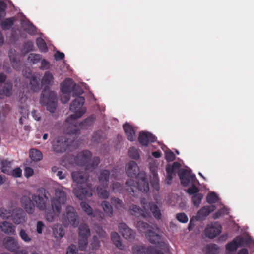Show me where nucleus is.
Wrapping results in <instances>:
<instances>
[{
  "instance_id": "423d86ee",
  "label": "nucleus",
  "mask_w": 254,
  "mask_h": 254,
  "mask_svg": "<svg viewBox=\"0 0 254 254\" xmlns=\"http://www.w3.org/2000/svg\"><path fill=\"white\" fill-rule=\"evenodd\" d=\"M85 98L83 96L77 97L73 100L70 105V110L74 114L69 116L66 120L67 124H74L77 119L82 116L86 112L85 108L83 107L85 103Z\"/></svg>"
},
{
  "instance_id": "09e8293b",
  "label": "nucleus",
  "mask_w": 254,
  "mask_h": 254,
  "mask_svg": "<svg viewBox=\"0 0 254 254\" xmlns=\"http://www.w3.org/2000/svg\"><path fill=\"white\" fill-rule=\"evenodd\" d=\"M72 92V96L76 98L77 97L81 96L80 95L83 93V90L81 87L74 83Z\"/></svg>"
},
{
  "instance_id": "69168bd1",
  "label": "nucleus",
  "mask_w": 254,
  "mask_h": 254,
  "mask_svg": "<svg viewBox=\"0 0 254 254\" xmlns=\"http://www.w3.org/2000/svg\"><path fill=\"white\" fill-rule=\"evenodd\" d=\"M45 227V225L43 222L41 221H38L36 224V231L37 233L39 234H41Z\"/></svg>"
},
{
  "instance_id": "4be33fe9",
  "label": "nucleus",
  "mask_w": 254,
  "mask_h": 254,
  "mask_svg": "<svg viewBox=\"0 0 254 254\" xmlns=\"http://www.w3.org/2000/svg\"><path fill=\"white\" fill-rule=\"evenodd\" d=\"M123 128L125 132L127 139L130 141H133L135 140V131L133 127L128 123H125L123 125Z\"/></svg>"
},
{
  "instance_id": "f3484780",
  "label": "nucleus",
  "mask_w": 254,
  "mask_h": 254,
  "mask_svg": "<svg viewBox=\"0 0 254 254\" xmlns=\"http://www.w3.org/2000/svg\"><path fill=\"white\" fill-rule=\"evenodd\" d=\"M20 202L27 213L31 214L34 212L35 206L29 197L23 196L21 198Z\"/></svg>"
},
{
  "instance_id": "bb28decb",
  "label": "nucleus",
  "mask_w": 254,
  "mask_h": 254,
  "mask_svg": "<svg viewBox=\"0 0 254 254\" xmlns=\"http://www.w3.org/2000/svg\"><path fill=\"white\" fill-rule=\"evenodd\" d=\"M111 238L113 243L117 248L122 250L125 249V246L122 244L120 236L117 232H112Z\"/></svg>"
},
{
  "instance_id": "8fccbe9b",
  "label": "nucleus",
  "mask_w": 254,
  "mask_h": 254,
  "mask_svg": "<svg viewBox=\"0 0 254 254\" xmlns=\"http://www.w3.org/2000/svg\"><path fill=\"white\" fill-rule=\"evenodd\" d=\"M80 206L83 211L89 216L93 215V209L92 208L85 202H82L80 204Z\"/></svg>"
},
{
  "instance_id": "ea45409f",
  "label": "nucleus",
  "mask_w": 254,
  "mask_h": 254,
  "mask_svg": "<svg viewBox=\"0 0 254 254\" xmlns=\"http://www.w3.org/2000/svg\"><path fill=\"white\" fill-rule=\"evenodd\" d=\"M100 247V241L97 236H93L90 244V248L92 250H97L99 249Z\"/></svg>"
},
{
  "instance_id": "0eeeda50",
  "label": "nucleus",
  "mask_w": 254,
  "mask_h": 254,
  "mask_svg": "<svg viewBox=\"0 0 254 254\" xmlns=\"http://www.w3.org/2000/svg\"><path fill=\"white\" fill-rule=\"evenodd\" d=\"M62 221L65 226L71 225L74 227H77L79 221L77 213L74 208L71 206H67L65 209V213L62 217Z\"/></svg>"
},
{
  "instance_id": "79ce46f5",
  "label": "nucleus",
  "mask_w": 254,
  "mask_h": 254,
  "mask_svg": "<svg viewBox=\"0 0 254 254\" xmlns=\"http://www.w3.org/2000/svg\"><path fill=\"white\" fill-rule=\"evenodd\" d=\"M136 226L141 232L146 233L147 232L150 230H149L150 227L149 224L143 221H138L136 224Z\"/></svg>"
},
{
  "instance_id": "5701e85b",
  "label": "nucleus",
  "mask_w": 254,
  "mask_h": 254,
  "mask_svg": "<svg viewBox=\"0 0 254 254\" xmlns=\"http://www.w3.org/2000/svg\"><path fill=\"white\" fill-rule=\"evenodd\" d=\"M216 209L215 206L211 205L202 207L197 212V216L199 218L207 217L210 213Z\"/></svg>"
},
{
  "instance_id": "6e6552de",
  "label": "nucleus",
  "mask_w": 254,
  "mask_h": 254,
  "mask_svg": "<svg viewBox=\"0 0 254 254\" xmlns=\"http://www.w3.org/2000/svg\"><path fill=\"white\" fill-rule=\"evenodd\" d=\"M179 176L181 184L184 187L196 184V178L195 174L185 169H183L179 174Z\"/></svg>"
},
{
  "instance_id": "a211bd4d",
  "label": "nucleus",
  "mask_w": 254,
  "mask_h": 254,
  "mask_svg": "<svg viewBox=\"0 0 254 254\" xmlns=\"http://www.w3.org/2000/svg\"><path fill=\"white\" fill-rule=\"evenodd\" d=\"M244 239L243 238L237 237L226 245V250L229 252H235L237 250L239 246L242 245Z\"/></svg>"
},
{
  "instance_id": "2f4dec72",
  "label": "nucleus",
  "mask_w": 254,
  "mask_h": 254,
  "mask_svg": "<svg viewBox=\"0 0 254 254\" xmlns=\"http://www.w3.org/2000/svg\"><path fill=\"white\" fill-rule=\"evenodd\" d=\"M14 21V17L8 18L3 20L0 23L1 28L4 30H9L13 25Z\"/></svg>"
},
{
  "instance_id": "0e129e2a",
  "label": "nucleus",
  "mask_w": 254,
  "mask_h": 254,
  "mask_svg": "<svg viewBox=\"0 0 254 254\" xmlns=\"http://www.w3.org/2000/svg\"><path fill=\"white\" fill-rule=\"evenodd\" d=\"M33 43L31 41H28L24 44V50L28 53L33 50Z\"/></svg>"
},
{
  "instance_id": "393cba45",
  "label": "nucleus",
  "mask_w": 254,
  "mask_h": 254,
  "mask_svg": "<svg viewBox=\"0 0 254 254\" xmlns=\"http://www.w3.org/2000/svg\"><path fill=\"white\" fill-rule=\"evenodd\" d=\"M12 84L6 83L3 89L0 88V99H3L5 96L9 97L12 94Z\"/></svg>"
},
{
  "instance_id": "c85d7f7f",
  "label": "nucleus",
  "mask_w": 254,
  "mask_h": 254,
  "mask_svg": "<svg viewBox=\"0 0 254 254\" xmlns=\"http://www.w3.org/2000/svg\"><path fill=\"white\" fill-rule=\"evenodd\" d=\"M129 212L132 215H134L136 217H139L142 216L145 217V215L143 213V210L139 206L136 205H132L129 208Z\"/></svg>"
},
{
  "instance_id": "338daca9",
  "label": "nucleus",
  "mask_w": 254,
  "mask_h": 254,
  "mask_svg": "<svg viewBox=\"0 0 254 254\" xmlns=\"http://www.w3.org/2000/svg\"><path fill=\"white\" fill-rule=\"evenodd\" d=\"M6 76L3 73H0V88L1 89H3V87L4 85L6 83H10L12 84L10 82H4L6 79Z\"/></svg>"
},
{
  "instance_id": "dca6fc26",
  "label": "nucleus",
  "mask_w": 254,
  "mask_h": 254,
  "mask_svg": "<svg viewBox=\"0 0 254 254\" xmlns=\"http://www.w3.org/2000/svg\"><path fill=\"white\" fill-rule=\"evenodd\" d=\"M4 247L9 251L15 252L19 248L17 240L12 237H7L3 241Z\"/></svg>"
},
{
  "instance_id": "7c9ffc66",
  "label": "nucleus",
  "mask_w": 254,
  "mask_h": 254,
  "mask_svg": "<svg viewBox=\"0 0 254 254\" xmlns=\"http://www.w3.org/2000/svg\"><path fill=\"white\" fill-rule=\"evenodd\" d=\"M65 234L63 226L61 224L54 226L53 228V234L56 238H62Z\"/></svg>"
},
{
  "instance_id": "de8ad7c7",
  "label": "nucleus",
  "mask_w": 254,
  "mask_h": 254,
  "mask_svg": "<svg viewBox=\"0 0 254 254\" xmlns=\"http://www.w3.org/2000/svg\"><path fill=\"white\" fill-rule=\"evenodd\" d=\"M203 195L201 193L194 194L192 197V201L195 206L198 207L201 202Z\"/></svg>"
},
{
  "instance_id": "f03ea898",
  "label": "nucleus",
  "mask_w": 254,
  "mask_h": 254,
  "mask_svg": "<svg viewBox=\"0 0 254 254\" xmlns=\"http://www.w3.org/2000/svg\"><path fill=\"white\" fill-rule=\"evenodd\" d=\"M54 78L53 74L49 71H46L41 79V84L44 85L40 99V103L43 106L47 107V109L51 113H54L57 104V95L53 91L49 90V86L52 85Z\"/></svg>"
},
{
  "instance_id": "bf43d9fd",
  "label": "nucleus",
  "mask_w": 254,
  "mask_h": 254,
  "mask_svg": "<svg viewBox=\"0 0 254 254\" xmlns=\"http://www.w3.org/2000/svg\"><path fill=\"white\" fill-rule=\"evenodd\" d=\"M112 188L113 191L120 193L123 189V185L119 182H115L112 184Z\"/></svg>"
},
{
  "instance_id": "4c0bfd02",
  "label": "nucleus",
  "mask_w": 254,
  "mask_h": 254,
  "mask_svg": "<svg viewBox=\"0 0 254 254\" xmlns=\"http://www.w3.org/2000/svg\"><path fill=\"white\" fill-rule=\"evenodd\" d=\"M101 205L105 213L109 216L111 217L113 213V208L111 205L106 201H103Z\"/></svg>"
},
{
  "instance_id": "6ab92c4d",
  "label": "nucleus",
  "mask_w": 254,
  "mask_h": 254,
  "mask_svg": "<svg viewBox=\"0 0 254 254\" xmlns=\"http://www.w3.org/2000/svg\"><path fill=\"white\" fill-rule=\"evenodd\" d=\"M74 82L70 78H66L60 85L61 91L62 93H71L73 86Z\"/></svg>"
},
{
  "instance_id": "680f3d73",
  "label": "nucleus",
  "mask_w": 254,
  "mask_h": 254,
  "mask_svg": "<svg viewBox=\"0 0 254 254\" xmlns=\"http://www.w3.org/2000/svg\"><path fill=\"white\" fill-rule=\"evenodd\" d=\"M25 30L29 34L34 35L36 34L37 31L36 27L32 24H29L25 28Z\"/></svg>"
},
{
  "instance_id": "20e7f679",
  "label": "nucleus",
  "mask_w": 254,
  "mask_h": 254,
  "mask_svg": "<svg viewBox=\"0 0 254 254\" xmlns=\"http://www.w3.org/2000/svg\"><path fill=\"white\" fill-rule=\"evenodd\" d=\"M66 201V195L64 191L60 189L55 190V196L51 201L52 210L48 212L47 208L45 212L46 220L49 222H52L54 220L55 215H59L61 211L62 205Z\"/></svg>"
},
{
  "instance_id": "774afa93",
  "label": "nucleus",
  "mask_w": 254,
  "mask_h": 254,
  "mask_svg": "<svg viewBox=\"0 0 254 254\" xmlns=\"http://www.w3.org/2000/svg\"><path fill=\"white\" fill-rule=\"evenodd\" d=\"M207 250L212 253H215L219 250L218 246L215 244H210L207 246Z\"/></svg>"
},
{
  "instance_id": "ddd939ff",
  "label": "nucleus",
  "mask_w": 254,
  "mask_h": 254,
  "mask_svg": "<svg viewBox=\"0 0 254 254\" xmlns=\"http://www.w3.org/2000/svg\"><path fill=\"white\" fill-rule=\"evenodd\" d=\"M11 217L13 222L17 225L25 222L27 219L26 214L21 208L13 209Z\"/></svg>"
},
{
  "instance_id": "39448f33",
  "label": "nucleus",
  "mask_w": 254,
  "mask_h": 254,
  "mask_svg": "<svg viewBox=\"0 0 254 254\" xmlns=\"http://www.w3.org/2000/svg\"><path fill=\"white\" fill-rule=\"evenodd\" d=\"M91 151L86 150L77 154L75 158V162L78 165L85 166V170L87 172L93 171L96 168L100 163L99 157H94L91 158Z\"/></svg>"
},
{
  "instance_id": "cd10ccee",
  "label": "nucleus",
  "mask_w": 254,
  "mask_h": 254,
  "mask_svg": "<svg viewBox=\"0 0 254 254\" xmlns=\"http://www.w3.org/2000/svg\"><path fill=\"white\" fill-rule=\"evenodd\" d=\"M79 237L88 238L90 235V230L87 225L81 223L78 228Z\"/></svg>"
},
{
  "instance_id": "a18cd8bd",
  "label": "nucleus",
  "mask_w": 254,
  "mask_h": 254,
  "mask_svg": "<svg viewBox=\"0 0 254 254\" xmlns=\"http://www.w3.org/2000/svg\"><path fill=\"white\" fill-rule=\"evenodd\" d=\"M19 236L25 243H30L32 241L31 236L29 235L25 230L21 229L19 232Z\"/></svg>"
},
{
  "instance_id": "58836bf2",
  "label": "nucleus",
  "mask_w": 254,
  "mask_h": 254,
  "mask_svg": "<svg viewBox=\"0 0 254 254\" xmlns=\"http://www.w3.org/2000/svg\"><path fill=\"white\" fill-rule=\"evenodd\" d=\"M11 163L10 161L7 160H3L1 161V172L6 174H10L11 173L10 171Z\"/></svg>"
},
{
  "instance_id": "5fc2aeb1",
  "label": "nucleus",
  "mask_w": 254,
  "mask_h": 254,
  "mask_svg": "<svg viewBox=\"0 0 254 254\" xmlns=\"http://www.w3.org/2000/svg\"><path fill=\"white\" fill-rule=\"evenodd\" d=\"M111 202L112 204L117 209L123 208L124 203L122 200H120L118 198H112Z\"/></svg>"
},
{
  "instance_id": "4d7b16f0",
  "label": "nucleus",
  "mask_w": 254,
  "mask_h": 254,
  "mask_svg": "<svg viewBox=\"0 0 254 254\" xmlns=\"http://www.w3.org/2000/svg\"><path fill=\"white\" fill-rule=\"evenodd\" d=\"M177 219L180 222L185 223L188 221L187 216L184 213H178L176 215Z\"/></svg>"
},
{
  "instance_id": "f704fd0d",
  "label": "nucleus",
  "mask_w": 254,
  "mask_h": 254,
  "mask_svg": "<svg viewBox=\"0 0 254 254\" xmlns=\"http://www.w3.org/2000/svg\"><path fill=\"white\" fill-rule=\"evenodd\" d=\"M31 89L34 92H38L41 89L40 84L36 76H33L30 81Z\"/></svg>"
},
{
  "instance_id": "b1692460",
  "label": "nucleus",
  "mask_w": 254,
  "mask_h": 254,
  "mask_svg": "<svg viewBox=\"0 0 254 254\" xmlns=\"http://www.w3.org/2000/svg\"><path fill=\"white\" fill-rule=\"evenodd\" d=\"M9 57L13 68L17 71H20L22 68V64L17 56L12 55V52H9Z\"/></svg>"
},
{
  "instance_id": "6e6d98bb",
  "label": "nucleus",
  "mask_w": 254,
  "mask_h": 254,
  "mask_svg": "<svg viewBox=\"0 0 254 254\" xmlns=\"http://www.w3.org/2000/svg\"><path fill=\"white\" fill-rule=\"evenodd\" d=\"M191 187L189 188L187 190L186 192L188 193L189 195H194L197 193H199V189L196 186V184H193L191 185Z\"/></svg>"
},
{
  "instance_id": "e2e57ef3",
  "label": "nucleus",
  "mask_w": 254,
  "mask_h": 254,
  "mask_svg": "<svg viewBox=\"0 0 254 254\" xmlns=\"http://www.w3.org/2000/svg\"><path fill=\"white\" fill-rule=\"evenodd\" d=\"M70 93H62L60 95L61 102L64 104L67 103L70 99Z\"/></svg>"
},
{
  "instance_id": "7ed1b4c3",
  "label": "nucleus",
  "mask_w": 254,
  "mask_h": 254,
  "mask_svg": "<svg viewBox=\"0 0 254 254\" xmlns=\"http://www.w3.org/2000/svg\"><path fill=\"white\" fill-rule=\"evenodd\" d=\"M73 181L76 183V187L74 188L73 192L75 196L80 200L92 195V185L89 182V175L86 173L74 171L72 173Z\"/></svg>"
},
{
  "instance_id": "37998d69",
  "label": "nucleus",
  "mask_w": 254,
  "mask_h": 254,
  "mask_svg": "<svg viewBox=\"0 0 254 254\" xmlns=\"http://www.w3.org/2000/svg\"><path fill=\"white\" fill-rule=\"evenodd\" d=\"M146 247L143 246L135 245L132 248L133 254H147Z\"/></svg>"
},
{
  "instance_id": "412c9836",
  "label": "nucleus",
  "mask_w": 254,
  "mask_h": 254,
  "mask_svg": "<svg viewBox=\"0 0 254 254\" xmlns=\"http://www.w3.org/2000/svg\"><path fill=\"white\" fill-rule=\"evenodd\" d=\"M0 228L1 231L7 235H13L14 234L15 227L13 225L7 221H4L0 223Z\"/></svg>"
},
{
  "instance_id": "603ef678",
  "label": "nucleus",
  "mask_w": 254,
  "mask_h": 254,
  "mask_svg": "<svg viewBox=\"0 0 254 254\" xmlns=\"http://www.w3.org/2000/svg\"><path fill=\"white\" fill-rule=\"evenodd\" d=\"M146 252L147 254H164L157 248L152 246L146 247Z\"/></svg>"
},
{
  "instance_id": "49530a36",
  "label": "nucleus",
  "mask_w": 254,
  "mask_h": 254,
  "mask_svg": "<svg viewBox=\"0 0 254 254\" xmlns=\"http://www.w3.org/2000/svg\"><path fill=\"white\" fill-rule=\"evenodd\" d=\"M88 244V238L79 237L78 247L81 250H84Z\"/></svg>"
},
{
  "instance_id": "9b49d317",
  "label": "nucleus",
  "mask_w": 254,
  "mask_h": 254,
  "mask_svg": "<svg viewBox=\"0 0 254 254\" xmlns=\"http://www.w3.org/2000/svg\"><path fill=\"white\" fill-rule=\"evenodd\" d=\"M95 120V117L94 115H91L86 118L84 121L80 122L79 126L76 125V122L74 124H69V125H74L75 128L72 131V133L76 134L79 130V129H87L91 127Z\"/></svg>"
},
{
  "instance_id": "864d4df0",
  "label": "nucleus",
  "mask_w": 254,
  "mask_h": 254,
  "mask_svg": "<svg viewBox=\"0 0 254 254\" xmlns=\"http://www.w3.org/2000/svg\"><path fill=\"white\" fill-rule=\"evenodd\" d=\"M11 215V213L9 210L3 207L0 208V217L3 219H7Z\"/></svg>"
},
{
  "instance_id": "9d476101",
  "label": "nucleus",
  "mask_w": 254,
  "mask_h": 254,
  "mask_svg": "<svg viewBox=\"0 0 254 254\" xmlns=\"http://www.w3.org/2000/svg\"><path fill=\"white\" fill-rule=\"evenodd\" d=\"M222 227L217 222L208 224L204 229L205 235L210 238L213 239L219 235L222 231Z\"/></svg>"
},
{
  "instance_id": "3c124183",
  "label": "nucleus",
  "mask_w": 254,
  "mask_h": 254,
  "mask_svg": "<svg viewBox=\"0 0 254 254\" xmlns=\"http://www.w3.org/2000/svg\"><path fill=\"white\" fill-rule=\"evenodd\" d=\"M128 155L130 157L136 160L140 157L138 150L134 147H130L128 150Z\"/></svg>"
},
{
  "instance_id": "2eb2a0df",
  "label": "nucleus",
  "mask_w": 254,
  "mask_h": 254,
  "mask_svg": "<svg viewBox=\"0 0 254 254\" xmlns=\"http://www.w3.org/2000/svg\"><path fill=\"white\" fill-rule=\"evenodd\" d=\"M156 139L155 136L147 131L140 132L138 136V141L142 145L145 146H147L150 142H155Z\"/></svg>"
},
{
  "instance_id": "a19ab883",
  "label": "nucleus",
  "mask_w": 254,
  "mask_h": 254,
  "mask_svg": "<svg viewBox=\"0 0 254 254\" xmlns=\"http://www.w3.org/2000/svg\"><path fill=\"white\" fill-rule=\"evenodd\" d=\"M98 196L104 199H107L110 195V192L107 190L104 187H98L97 188Z\"/></svg>"
},
{
  "instance_id": "f257e3e1",
  "label": "nucleus",
  "mask_w": 254,
  "mask_h": 254,
  "mask_svg": "<svg viewBox=\"0 0 254 254\" xmlns=\"http://www.w3.org/2000/svg\"><path fill=\"white\" fill-rule=\"evenodd\" d=\"M126 173L128 176L135 178L137 181L135 182L131 179L126 181L125 189L127 192L134 196L135 192L138 190L145 193L149 191V186L147 175L144 171L139 172L138 165L134 161H131L126 165Z\"/></svg>"
},
{
  "instance_id": "aec40b11",
  "label": "nucleus",
  "mask_w": 254,
  "mask_h": 254,
  "mask_svg": "<svg viewBox=\"0 0 254 254\" xmlns=\"http://www.w3.org/2000/svg\"><path fill=\"white\" fill-rule=\"evenodd\" d=\"M151 185L153 189L158 191L160 189L159 179L155 168H151Z\"/></svg>"
},
{
  "instance_id": "a878e982",
  "label": "nucleus",
  "mask_w": 254,
  "mask_h": 254,
  "mask_svg": "<svg viewBox=\"0 0 254 254\" xmlns=\"http://www.w3.org/2000/svg\"><path fill=\"white\" fill-rule=\"evenodd\" d=\"M145 236L149 242L152 244L159 243L161 240L160 235L151 230L147 232L146 233H145Z\"/></svg>"
},
{
  "instance_id": "c756f323",
  "label": "nucleus",
  "mask_w": 254,
  "mask_h": 254,
  "mask_svg": "<svg viewBox=\"0 0 254 254\" xmlns=\"http://www.w3.org/2000/svg\"><path fill=\"white\" fill-rule=\"evenodd\" d=\"M149 208L154 217L158 220L161 219L162 214L158 206L154 203H150Z\"/></svg>"
},
{
  "instance_id": "e433bc0d",
  "label": "nucleus",
  "mask_w": 254,
  "mask_h": 254,
  "mask_svg": "<svg viewBox=\"0 0 254 254\" xmlns=\"http://www.w3.org/2000/svg\"><path fill=\"white\" fill-rule=\"evenodd\" d=\"M42 59V55L38 54L30 53L28 56V61L32 64H36Z\"/></svg>"
},
{
  "instance_id": "4468645a",
  "label": "nucleus",
  "mask_w": 254,
  "mask_h": 254,
  "mask_svg": "<svg viewBox=\"0 0 254 254\" xmlns=\"http://www.w3.org/2000/svg\"><path fill=\"white\" fill-rule=\"evenodd\" d=\"M32 201L35 203L37 208L40 211H46L47 203L48 200V197L44 194L43 197L39 195L33 194L32 196Z\"/></svg>"
},
{
  "instance_id": "473e14b6",
  "label": "nucleus",
  "mask_w": 254,
  "mask_h": 254,
  "mask_svg": "<svg viewBox=\"0 0 254 254\" xmlns=\"http://www.w3.org/2000/svg\"><path fill=\"white\" fill-rule=\"evenodd\" d=\"M29 156L31 159L34 161L41 160L43 157L41 152L36 149H32L30 150Z\"/></svg>"
},
{
  "instance_id": "f8f14e48",
  "label": "nucleus",
  "mask_w": 254,
  "mask_h": 254,
  "mask_svg": "<svg viewBox=\"0 0 254 254\" xmlns=\"http://www.w3.org/2000/svg\"><path fill=\"white\" fill-rule=\"evenodd\" d=\"M119 230L122 236L126 239L132 240L135 237V232L126 223H120L119 225Z\"/></svg>"
},
{
  "instance_id": "13d9d810",
  "label": "nucleus",
  "mask_w": 254,
  "mask_h": 254,
  "mask_svg": "<svg viewBox=\"0 0 254 254\" xmlns=\"http://www.w3.org/2000/svg\"><path fill=\"white\" fill-rule=\"evenodd\" d=\"M51 64L50 62L47 61L46 59H41V66L40 69L41 70H47L50 68Z\"/></svg>"
},
{
  "instance_id": "052dcab7",
  "label": "nucleus",
  "mask_w": 254,
  "mask_h": 254,
  "mask_svg": "<svg viewBox=\"0 0 254 254\" xmlns=\"http://www.w3.org/2000/svg\"><path fill=\"white\" fill-rule=\"evenodd\" d=\"M165 159L168 162L173 161L175 159V155L171 150L165 151Z\"/></svg>"
},
{
  "instance_id": "72a5a7b5",
  "label": "nucleus",
  "mask_w": 254,
  "mask_h": 254,
  "mask_svg": "<svg viewBox=\"0 0 254 254\" xmlns=\"http://www.w3.org/2000/svg\"><path fill=\"white\" fill-rule=\"evenodd\" d=\"M110 171L108 170H102L101 171L99 176V180L101 183H105L107 185L110 177Z\"/></svg>"
},
{
  "instance_id": "c9c22d12",
  "label": "nucleus",
  "mask_w": 254,
  "mask_h": 254,
  "mask_svg": "<svg viewBox=\"0 0 254 254\" xmlns=\"http://www.w3.org/2000/svg\"><path fill=\"white\" fill-rule=\"evenodd\" d=\"M36 43L40 51L44 53L48 51L47 44L43 39L40 37L37 38L36 40Z\"/></svg>"
},
{
  "instance_id": "1a4fd4ad",
  "label": "nucleus",
  "mask_w": 254,
  "mask_h": 254,
  "mask_svg": "<svg viewBox=\"0 0 254 254\" xmlns=\"http://www.w3.org/2000/svg\"><path fill=\"white\" fill-rule=\"evenodd\" d=\"M69 146L68 139L64 137H59L52 143L54 151L57 153L65 152Z\"/></svg>"
},
{
  "instance_id": "c03bdc74",
  "label": "nucleus",
  "mask_w": 254,
  "mask_h": 254,
  "mask_svg": "<svg viewBox=\"0 0 254 254\" xmlns=\"http://www.w3.org/2000/svg\"><path fill=\"white\" fill-rule=\"evenodd\" d=\"M218 200V197L214 192L208 194L206 196V201L209 204H212L217 202Z\"/></svg>"
}]
</instances>
